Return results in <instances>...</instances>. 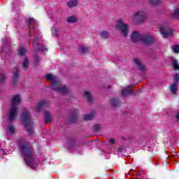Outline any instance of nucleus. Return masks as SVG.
<instances>
[{"mask_svg": "<svg viewBox=\"0 0 179 179\" xmlns=\"http://www.w3.org/2000/svg\"><path fill=\"white\" fill-rule=\"evenodd\" d=\"M8 129L10 132H13L15 131V127L13 126H9Z\"/></svg>", "mask_w": 179, "mask_h": 179, "instance_id": "a878e982", "label": "nucleus"}, {"mask_svg": "<svg viewBox=\"0 0 179 179\" xmlns=\"http://www.w3.org/2000/svg\"><path fill=\"white\" fill-rule=\"evenodd\" d=\"M45 121L46 124L47 122H50V121H51V115H50V112L45 113Z\"/></svg>", "mask_w": 179, "mask_h": 179, "instance_id": "f8f14e48", "label": "nucleus"}, {"mask_svg": "<svg viewBox=\"0 0 179 179\" xmlns=\"http://www.w3.org/2000/svg\"><path fill=\"white\" fill-rule=\"evenodd\" d=\"M176 91H177V85L173 84L171 85V92H172V93H176Z\"/></svg>", "mask_w": 179, "mask_h": 179, "instance_id": "a211bd4d", "label": "nucleus"}, {"mask_svg": "<svg viewBox=\"0 0 179 179\" xmlns=\"http://www.w3.org/2000/svg\"><path fill=\"white\" fill-rule=\"evenodd\" d=\"M150 2H155V0H150Z\"/></svg>", "mask_w": 179, "mask_h": 179, "instance_id": "7c9ffc66", "label": "nucleus"}, {"mask_svg": "<svg viewBox=\"0 0 179 179\" xmlns=\"http://www.w3.org/2000/svg\"><path fill=\"white\" fill-rule=\"evenodd\" d=\"M5 80V76L3 74H0V83Z\"/></svg>", "mask_w": 179, "mask_h": 179, "instance_id": "5701e85b", "label": "nucleus"}, {"mask_svg": "<svg viewBox=\"0 0 179 179\" xmlns=\"http://www.w3.org/2000/svg\"><path fill=\"white\" fill-rule=\"evenodd\" d=\"M80 51H81L82 52H86V47L83 46L80 48Z\"/></svg>", "mask_w": 179, "mask_h": 179, "instance_id": "393cba45", "label": "nucleus"}, {"mask_svg": "<svg viewBox=\"0 0 179 179\" xmlns=\"http://www.w3.org/2000/svg\"><path fill=\"white\" fill-rule=\"evenodd\" d=\"M176 118L177 120H179V113H178V114L176 115Z\"/></svg>", "mask_w": 179, "mask_h": 179, "instance_id": "c756f323", "label": "nucleus"}, {"mask_svg": "<svg viewBox=\"0 0 179 179\" xmlns=\"http://www.w3.org/2000/svg\"><path fill=\"white\" fill-rule=\"evenodd\" d=\"M131 40L134 42L141 40V34L138 32H133L131 35Z\"/></svg>", "mask_w": 179, "mask_h": 179, "instance_id": "6e6552de", "label": "nucleus"}, {"mask_svg": "<svg viewBox=\"0 0 179 179\" xmlns=\"http://www.w3.org/2000/svg\"><path fill=\"white\" fill-rule=\"evenodd\" d=\"M67 22L69 23H75V22H78V18L75 16H71L67 18Z\"/></svg>", "mask_w": 179, "mask_h": 179, "instance_id": "ddd939ff", "label": "nucleus"}, {"mask_svg": "<svg viewBox=\"0 0 179 179\" xmlns=\"http://www.w3.org/2000/svg\"><path fill=\"white\" fill-rule=\"evenodd\" d=\"M173 51H174V52H176V53H178L179 52V46L178 45H175L174 47H173Z\"/></svg>", "mask_w": 179, "mask_h": 179, "instance_id": "4be33fe9", "label": "nucleus"}, {"mask_svg": "<svg viewBox=\"0 0 179 179\" xmlns=\"http://www.w3.org/2000/svg\"><path fill=\"white\" fill-rule=\"evenodd\" d=\"M145 17V13L143 12H137L133 15V20H141Z\"/></svg>", "mask_w": 179, "mask_h": 179, "instance_id": "0eeeda50", "label": "nucleus"}, {"mask_svg": "<svg viewBox=\"0 0 179 179\" xmlns=\"http://www.w3.org/2000/svg\"><path fill=\"white\" fill-rule=\"evenodd\" d=\"M117 29L120 30L124 37H127L128 34V25L122 23V20H117Z\"/></svg>", "mask_w": 179, "mask_h": 179, "instance_id": "7ed1b4c3", "label": "nucleus"}, {"mask_svg": "<svg viewBox=\"0 0 179 179\" xmlns=\"http://www.w3.org/2000/svg\"><path fill=\"white\" fill-rule=\"evenodd\" d=\"M67 5L69 8H73V6L78 5V0H70L68 1Z\"/></svg>", "mask_w": 179, "mask_h": 179, "instance_id": "9d476101", "label": "nucleus"}, {"mask_svg": "<svg viewBox=\"0 0 179 179\" xmlns=\"http://www.w3.org/2000/svg\"><path fill=\"white\" fill-rule=\"evenodd\" d=\"M31 20H33V19H31L30 21L31 22Z\"/></svg>", "mask_w": 179, "mask_h": 179, "instance_id": "473e14b6", "label": "nucleus"}, {"mask_svg": "<svg viewBox=\"0 0 179 179\" xmlns=\"http://www.w3.org/2000/svg\"><path fill=\"white\" fill-rule=\"evenodd\" d=\"M15 76H17V73H15Z\"/></svg>", "mask_w": 179, "mask_h": 179, "instance_id": "2f4dec72", "label": "nucleus"}, {"mask_svg": "<svg viewBox=\"0 0 179 179\" xmlns=\"http://www.w3.org/2000/svg\"><path fill=\"white\" fill-rule=\"evenodd\" d=\"M134 62L138 66L139 69H143V66L141 64V60H139L138 59H134Z\"/></svg>", "mask_w": 179, "mask_h": 179, "instance_id": "2eb2a0df", "label": "nucleus"}, {"mask_svg": "<svg viewBox=\"0 0 179 179\" xmlns=\"http://www.w3.org/2000/svg\"><path fill=\"white\" fill-rule=\"evenodd\" d=\"M173 69L177 71L179 69V64H178V61L177 60H173Z\"/></svg>", "mask_w": 179, "mask_h": 179, "instance_id": "dca6fc26", "label": "nucleus"}, {"mask_svg": "<svg viewBox=\"0 0 179 179\" xmlns=\"http://www.w3.org/2000/svg\"><path fill=\"white\" fill-rule=\"evenodd\" d=\"M174 79L175 80H179V75L178 74L175 75Z\"/></svg>", "mask_w": 179, "mask_h": 179, "instance_id": "cd10ccee", "label": "nucleus"}, {"mask_svg": "<svg viewBox=\"0 0 179 179\" xmlns=\"http://www.w3.org/2000/svg\"><path fill=\"white\" fill-rule=\"evenodd\" d=\"M22 119L24 121V124L27 128L31 127V122H30V114L27 110L22 113Z\"/></svg>", "mask_w": 179, "mask_h": 179, "instance_id": "20e7f679", "label": "nucleus"}, {"mask_svg": "<svg viewBox=\"0 0 179 179\" xmlns=\"http://www.w3.org/2000/svg\"><path fill=\"white\" fill-rule=\"evenodd\" d=\"M27 66H29V60H27V59H25L23 63L24 69H27Z\"/></svg>", "mask_w": 179, "mask_h": 179, "instance_id": "aec40b11", "label": "nucleus"}, {"mask_svg": "<svg viewBox=\"0 0 179 179\" xmlns=\"http://www.w3.org/2000/svg\"><path fill=\"white\" fill-rule=\"evenodd\" d=\"M20 148L22 152H27V155L25 157V160L27 162H29V159H33V156L27 152L29 150V148L27 147V145H21Z\"/></svg>", "mask_w": 179, "mask_h": 179, "instance_id": "39448f33", "label": "nucleus"}, {"mask_svg": "<svg viewBox=\"0 0 179 179\" xmlns=\"http://www.w3.org/2000/svg\"><path fill=\"white\" fill-rule=\"evenodd\" d=\"M29 26H30V22H29Z\"/></svg>", "mask_w": 179, "mask_h": 179, "instance_id": "72a5a7b5", "label": "nucleus"}, {"mask_svg": "<svg viewBox=\"0 0 179 179\" xmlns=\"http://www.w3.org/2000/svg\"><path fill=\"white\" fill-rule=\"evenodd\" d=\"M109 142L111 143V145H114V143H115V140L114 138H110Z\"/></svg>", "mask_w": 179, "mask_h": 179, "instance_id": "bb28decb", "label": "nucleus"}, {"mask_svg": "<svg viewBox=\"0 0 179 179\" xmlns=\"http://www.w3.org/2000/svg\"><path fill=\"white\" fill-rule=\"evenodd\" d=\"M24 52H26V50L23 48H20V50H18V53L20 55H23Z\"/></svg>", "mask_w": 179, "mask_h": 179, "instance_id": "412c9836", "label": "nucleus"}, {"mask_svg": "<svg viewBox=\"0 0 179 179\" xmlns=\"http://www.w3.org/2000/svg\"><path fill=\"white\" fill-rule=\"evenodd\" d=\"M100 36L102 38H107L109 36L108 34V31H102L101 33H100Z\"/></svg>", "mask_w": 179, "mask_h": 179, "instance_id": "4468645a", "label": "nucleus"}, {"mask_svg": "<svg viewBox=\"0 0 179 179\" xmlns=\"http://www.w3.org/2000/svg\"><path fill=\"white\" fill-rule=\"evenodd\" d=\"M48 80H50L52 85V89L56 90V92H59V93H66L68 92V89H66V86H63L61 87V85L58 81V78L57 77L52 76L51 74H48L45 76Z\"/></svg>", "mask_w": 179, "mask_h": 179, "instance_id": "f257e3e1", "label": "nucleus"}, {"mask_svg": "<svg viewBox=\"0 0 179 179\" xmlns=\"http://www.w3.org/2000/svg\"><path fill=\"white\" fill-rule=\"evenodd\" d=\"M93 115H84V120L85 121H89L90 120H93Z\"/></svg>", "mask_w": 179, "mask_h": 179, "instance_id": "f3484780", "label": "nucleus"}, {"mask_svg": "<svg viewBox=\"0 0 179 179\" xmlns=\"http://www.w3.org/2000/svg\"><path fill=\"white\" fill-rule=\"evenodd\" d=\"M84 96L85 97H86V99H88V100H90V99H92V95L90 94V92H89V91H85Z\"/></svg>", "mask_w": 179, "mask_h": 179, "instance_id": "6ab92c4d", "label": "nucleus"}, {"mask_svg": "<svg viewBox=\"0 0 179 179\" xmlns=\"http://www.w3.org/2000/svg\"><path fill=\"white\" fill-rule=\"evenodd\" d=\"M173 16H175V17H178V16H179V10H176L175 11V13H173Z\"/></svg>", "mask_w": 179, "mask_h": 179, "instance_id": "b1692460", "label": "nucleus"}, {"mask_svg": "<svg viewBox=\"0 0 179 179\" xmlns=\"http://www.w3.org/2000/svg\"><path fill=\"white\" fill-rule=\"evenodd\" d=\"M141 40L144 44H150L153 41V38H152V37H150V36L143 37L141 38Z\"/></svg>", "mask_w": 179, "mask_h": 179, "instance_id": "1a4fd4ad", "label": "nucleus"}, {"mask_svg": "<svg viewBox=\"0 0 179 179\" xmlns=\"http://www.w3.org/2000/svg\"><path fill=\"white\" fill-rule=\"evenodd\" d=\"M129 93H131V87H127L124 88L122 92V94L123 96H127V94H129Z\"/></svg>", "mask_w": 179, "mask_h": 179, "instance_id": "9b49d317", "label": "nucleus"}, {"mask_svg": "<svg viewBox=\"0 0 179 179\" xmlns=\"http://www.w3.org/2000/svg\"><path fill=\"white\" fill-rule=\"evenodd\" d=\"M161 34L163 36L164 38H167L168 37L171 36L173 32L171 31H166V28L164 27H161Z\"/></svg>", "mask_w": 179, "mask_h": 179, "instance_id": "423d86ee", "label": "nucleus"}, {"mask_svg": "<svg viewBox=\"0 0 179 179\" xmlns=\"http://www.w3.org/2000/svg\"><path fill=\"white\" fill-rule=\"evenodd\" d=\"M40 108H41V104H39L38 106V107L36 108V111H39L40 110Z\"/></svg>", "mask_w": 179, "mask_h": 179, "instance_id": "c85d7f7f", "label": "nucleus"}, {"mask_svg": "<svg viewBox=\"0 0 179 179\" xmlns=\"http://www.w3.org/2000/svg\"><path fill=\"white\" fill-rule=\"evenodd\" d=\"M19 103H20V96H14L12 100V106L8 116L9 120H13L15 119V117H16L17 114V106L19 105Z\"/></svg>", "mask_w": 179, "mask_h": 179, "instance_id": "f03ea898", "label": "nucleus"}]
</instances>
